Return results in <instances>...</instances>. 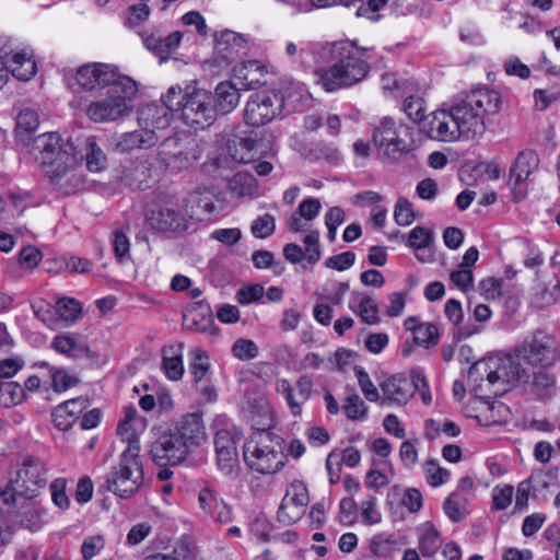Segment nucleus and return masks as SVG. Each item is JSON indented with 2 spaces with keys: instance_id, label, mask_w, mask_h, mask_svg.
<instances>
[{
  "instance_id": "10",
  "label": "nucleus",
  "mask_w": 560,
  "mask_h": 560,
  "mask_svg": "<svg viewBox=\"0 0 560 560\" xmlns=\"http://www.w3.org/2000/svg\"><path fill=\"white\" fill-rule=\"evenodd\" d=\"M196 159L195 139L187 131L167 137L158 147V163L172 171L187 168Z\"/></svg>"
},
{
  "instance_id": "51",
  "label": "nucleus",
  "mask_w": 560,
  "mask_h": 560,
  "mask_svg": "<svg viewBox=\"0 0 560 560\" xmlns=\"http://www.w3.org/2000/svg\"><path fill=\"white\" fill-rule=\"evenodd\" d=\"M57 313L63 320L73 322L81 313V305L74 299L62 298L57 302Z\"/></svg>"
},
{
  "instance_id": "12",
  "label": "nucleus",
  "mask_w": 560,
  "mask_h": 560,
  "mask_svg": "<svg viewBox=\"0 0 560 560\" xmlns=\"http://www.w3.org/2000/svg\"><path fill=\"white\" fill-rule=\"evenodd\" d=\"M73 142H63L57 132H45L34 138L32 142V154L35 161L42 166H51L57 163L75 165L73 156Z\"/></svg>"
},
{
  "instance_id": "37",
  "label": "nucleus",
  "mask_w": 560,
  "mask_h": 560,
  "mask_svg": "<svg viewBox=\"0 0 560 560\" xmlns=\"http://www.w3.org/2000/svg\"><path fill=\"white\" fill-rule=\"evenodd\" d=\"M444 312H445V315H446L447 319L450 320V323H452L455 327H457L456 330L454 331V338L456 340L466 339L470 335L476 332V330H471L466 327H459V325L462 324L463 318H464V313H463L462 304L459 301H457L455 299L448 300L445 303Z\"/></svg>"
},
{
  "instance_id": "32",
  "label": "nucleus",
  "mask_w": 560,
  "mask_h": 560,
  "mask_svg": "<svg viewBox=\"0 0 560 560\" xmlns=\"http://www.w3.org/2000/svg\"><path fill=\"white\" fill-rule=\"evenodd\" d=\"M240 90H242L241 86L237 88L231 81L220 82L213 94L217 113L229 114L234 110L240 103Z\"/></svg>"
},
{
  "instance_id": "26",
  "label": "nucleus",
  "mask_w": 560,
  "mask_h": 560,
  "mask_svg": "<svg viewBox=\"0 0 560 560\" xmlns=\"http://www.w3.org/2000/svg\"><path fill=\"white\" fill-rule=\"evenodd\" d=\"M89 406V400L84 397H77L58 405L52 413V422L62 431L70 429L79 419V416Z\"/></svg>"
},
{
  "instance_id": "35",
  "label": "nucleus",
  "mask_w": 560,
  "mask_h": 560,
  "mask_svg": "<svg viewBox=\"0 0 560 560\" xmlns=\"http://www.w3.org/2000/svg\"><path fill=\"white\" fill-rule=\"evenodd\" d=\"M419 550L423 557H432L440 547V535L435 526L430 523H423L418 528Z\"/></svg>"
},
{
  "instance_id": "56",
  "label": "nucleus",
  "mask_w": 560,
  "mask_h": 560,
  "mask_svg": "<svg viewBox=\"0 0 560 560\" xmlns=\"http://www.w3.org/2000/svg\"><path fill=\"white\" fill-rule=\"evenodd\" d=\"M185 90L179 85L171 86L165 94L162 95V104L167 108L168 113L180 112L184 102Z\"/></svg>"
},
{
  "instance_id": "44",
  "label": "nucleus",
  "mask_w": 560,
  "mask_h": 560,
  "mask_svg": "<svg viewBox=\"0 0 560 560\" xmlns=\"http://www.w3.org/2000/svg\"><path fill=\"white\" fill-rule=\"evenodd\" d=\"M24 388L16 382L0 380V406L12 407L23 401Z\"/></svg>"
},
{
  "instance_id": "3",
  "label": "nucleus",
  "mask_w": 560,
  "mask_h": 560,
  "mask_svg": "<svg viewBox=\"0 0 560 560\" xmlns=\"http://www.w3.org/2000/svg\"><path fill=\"white\" fill-rule=\"evenodd\" d=\"M505 359L514 368L512 369L514 380H520V375L524 376L526 369H548L555 365L560 359L559 343L553 336L536 331L532 338L524 340L505 354Z\"/></svg>"
},
{
  "instance_id": "16",
  "label": "nucleus",
  "mask_w": 560,
  "mask_h": 560,
  "mask_svg": "<svg viewBox=\"0 0 560 560\" xmlns=\"http://www.w3.org/2000/svg\"><path fill=\"white\" fill-rule=\"evenodd\" d=\"M226 150L233 161L249 163L261 153V141L255 131L235 130L228 138Z\"/></svg>"
},
{
  "instance_id": "8",
  "label": "nucleus",
  "mask_w": 560,
  "mask_h": 560,
  "mask_svg": "<svg viewBox=\"0 0 560 560\" xmlns=\"http://www.w3.org/2000/svg\"><path fill=\"white\" fill-rule=\"evenodd\" d=\"M10 483L25 499L35 498L48 481L46 463L38 457L26 456L8 471Z\"/></svg>"
},
{
  "instance_id": "14",
  "label": "nucleus",
  "mask_w": 560,
  "mask_h": 560,
  "mask_svg": "<svg viewBox=\"0 0 560 560\" xmlns=\"http://www.w3.org/2000/svg\"><path fill=\"white\" fill-rule=\"evenodd\" d=\"M192 450L175 432L162 434L151 446L153 460L160 466L178 465Z\"/></svg>"
},
{
  "instance_id": "5",
  "label": "nucleus",
  "mask_w": 560,
  "mask_h": 560,
  "mask_svg": "<svg viewBox=\"0 0 560 560\" xmlns=\"http://www.w3.org/2000/svg\"><path fill=\"white\" fill-rule=\"evenodd\" d=\"M143 482L144 472L140 453L132 446L122 452L119 463L106 475L102 488L121 499H128L141 489Z\"/></svg>"
},
{
  "instance_id": "29",
  "label": "nucleus",
  "mask_w": 560,
  "mask_h": 560,
  "mask_svg": "<svg viewBox=\"0 0 560 560\" xmlns=\"http://www.w3.org/2000/svg\"><path fill=\"white\" fill-rule=\"evenodd\" d=\"M189 448H194L206 439L202 418L198 413H188L179 421L174 431Z\"/></svg>"
},
{
  "instance_id": "24",
  "label": "nucleus",
  "mask_w": 560,
  "mask_h": 560,
  "mask_svg": "<svg viewBox=\"0 0 560 560\" xmlns=\"http://www.w3.org/2000/svg\"><path fill=\"white\" fill-rule=\"evenodd\" d=\"M147 221L152 229L160 232H177L186 229L184 215L175 209L160 207L147 213Z\"/></svg>"
},
{
  "instance_id": "33",
  "label": "nucleus",
  "mask_w": 560,
  "mask_h": 560,
  "mask_svg": "<svg viewBox=\"0 0 560 560\" xmlns=\"http://www.w3.org/2000/svg\"><path fill=\"white\" fill-rule=\"evenodd\" d=\"M538 162L537 154L532 150L518 153L510 170L511 177L515 179V185L525 182L538 167Z\"/></svg>"
},
{
  "instance_id": "55",
  "label": "nucleus",
  "mask_w": 560,
  "mask_h": 560,
  "mask_svg": "<svg viewBox=\"0 0 560 560\" xmlns=\"http://www.w3.org/2000/svg\"><path fill=\"white\" fill-rule=\"evenodd\" d=\"M432 241V231L422 226L413 228L408 235V245L415 249L429 247Z\"/></svg>"
},
{
  "instance_id": "63",
  "label": "nucleus",
  "mask_w": 560,
  "mask_h": 560,
  "mask_svg": "<svg viewBox=\"0 0 560 560\" xmlns=\"http://www.w3.org/2000/svg\"><path fill=\"white\" fill-rule=\"evenodd\" d=\"M318 241L319 234L317 231H311L307 235H305L303 240L306 246V253L304 254V257H306L311 264H315L320 258Z\"/></svg>"
},
{
  "instance_id": "46",
  "label": "nucleus",
  "mask_w": 560,
  "mask_h": 560,
  "mask_svg": "<svg viewBox=\"0 0 560 560\" xmlns=\"http://www.w3.org/2000/svg\"><path fill=\"white\" fill-rule=\"evenodd\" d=\"M466 498L459 492L451 493L444 501L443 510L454 522H459L465 516Z\"/></svg>"
},
{
  "instance_id": "6",
  "label": "nucleus",
  "mask_w": 560,
  "mask_h": 560,
  "mask_svg": "<svg viewBox=\"0 0 560 560\" xmlns=\"http://www.w3.org/2000/svg\"><path fill=\"white\" fill-rule=\"evenodd\" d=\"M138 93V84L129 77H122L118 84L110 88L108 96L88 106L86 115L94 122L115 121L129 115L132 101Z\"/></svg>"
},
{
  "instance_id": "28",
  "label": "nucleus",
  "mask_w": 560,
  "mask_h": 560,
  "mask_svg": "<svg viewBox=\"0 0 560 560\" xmlns=\"http://www.w3.org/2000/svg\"><path fill=\"white\" fill-rule=\"evenodd\" d=\"M200 508L207 513L212 520L226 524L232 521V513L230 508L224 503L222 499L218 497L214 490L206 487L200 490L198 495Z\"/></svg>"
},
{
  "instance_id": "4",
  "label": "nucleus",
  "mask_w": 560,
  "mask_h": 560,
  "mask_svg": "<svg viewBox=\"0 0 560 560\" xmlns=\"http://www.w3.org/2000/svg\"><path fill=\"white\" fill-rule=\"evenodd\" d=\"M513 365L505 355L474 363L467 373V384L477 395H502L514 380Z\"/></svg>"
},
{
  "instance_id": "52",
  "label": "nucleus",
  "mask_w": 560,
  "mask_h": 560,
  "mask_svg": "<svg viewBox=\"0 0 560 560\" xmlns=\"http://www.w3.org/2000/svg\"><path fill=\"white\" fill-rule=\"evenodd\" d=\"M50 372L52 388L55 392H65L79 383V378L77 376L70 375L63 369L51 368Z\"/></svg>"
},
{
  "instance_id": "50",
  "label": "nucleus",
  "mask_w": 560,
  "mask_h": 560,
  "mask_svg": "<svg viewBox=\"0 0 560 560\" xmlns=\"http://www.w3.org/2000/svg\"><path fill=\"white\" fill-rule=\"evenodd\" d=\"M258 352L257 345L250 339L240 338L232 347L233 355L242 361L255 359Z\"/></svg>"
},
{
  "instance_id": "7",
  "label": "nucleus",
  "mask_w": 560,
  "mask_h": 560,
  "mask_svg": "<svg viewBox=\"0 0 560 560\" xmlns=\"http://www.w3.org/2000/svg\"><path fill=\"white\" fill-rule=\"evenodd\" d=\"M244 460L248 467L260 474H275L284 466L285 455L279 439L261 431L244 445Z\"/></svg>"
},
{
  "instance_id": "1",
  "label": "nucleus",
  "mask_w": 560,
  "mask_h": 560,
  "mask_svg": "<svg viewBox=\"0 0 560 560\" xmlns=\"http://www.w3.org/2000/svg\"><path fill=\"white\" fill-rule=\"evenodd\" d=\"M501 96L489 89H476L454 98L448 108L433 112L424 125L428 136L438 141L472 140L483 135L485 118L500 110Z\"/></svg>"
},
{
  "instance_id": "61",
  "label": "nucleus",
  "mask_w": 560,
  "mask_h": 560,
  "mask_svg": "<svg viewBox=\"0 0 560 560\" xmlns=\"http://www.w3.org/2000/svg\"><path fill=\"white\" fill-rule=\"evenodd\" d=\"M264 295V287L260 284L246 285L238 289L236 300L240 304L247 305L259 301Z\"/></svg>"
},
{
  "instance_id": "38",
  "label": "nucleus",
  "mask_w": 560,
  "mask_h": 560,
  "mask_svg": "<svg viewBox=\"0 0 560 560\" xmlns=\"http://www.w3.org/2000/svg\"><path fill=\"white\" fill-rule=\"evenodd\" d=\"M411 322H415V318H408L405 322V326L407 329H413V339L417 345L425 348L436 345L439 332L435 325L431 323H422L415 327H410L409 324Z\"/></svg>"
},
{
  "instance_id": "53",
  "label": "nucleus",
  "mask_w": 560,
  "mask_h": 560,
  "mask_svg": "<svg viewBox=\"0 0 560 560\" xmlns=\"http://www.w3.org/2000/svg\"><path fill=\"white\" fill-rule=\"evenodd\" d=\"M355 376L364 397L372 402L380 401L381 397L377 388L372 383L369 374L362 368H355Z\"/></svg>"
},
{
  "instance_id": "27",
  "label": "nucleus",
  "mask_w": 560,
  "mask_h": 560,
  "mask_svg": "<svg viewBox=\"0 0 560 560\" xmlns=\"http://www.w3.org/2000/svg\"><path fill=\"white\" fill-rule=\"evenodd\" d=\"M172 114L165 106L158 103H148L138 110V124L144 131L165 129L170 126Z\"/></svg>"
},
{
  "instance_id": "64",
  "label": "nucleus",
  "mask_w": 560,
  "mask_h": 560,
  "mask_svg": "<svg viewBox=\"0 0 560 560\" xmlns=\"http://www.w3.org/2000/svg\"><path fill=\"white\" fill-rule=\"evenodd\" d=\"M105 546L104 538L100 535L91 536L84 539L81 546V553L85 560L95 557Z\"/></svg>"
},
{
  "instance_id": "34",
  "label": "nucleus",
  "mask_w": 560,
  "mask_h": 560,
  "mask_svg": "<svg viewBox=\"0 0 560 560\" xmlns=\"http://www.w3.org/2000/svg\"><path fill=\"white\" fill-rule=\"evenodd\" d=\"M183 348V343H178L164 350L163 369L172 381L180 380L184 374Z\"/></svg>"
},
{
  "instance_id": "39",
  "label": "nucleus",
  "mask_w": 560,
  "mask_h": 560,
  "mask_svg": "<svg viewBox=\"0 0 560 560\" xmlns=\"http://www.w3.org/2000/svg\"><path fill=\"white\" fill-rule=\"evenodd\" d=\"M38 124V114L34 109H22L18 115L15 129L16 137L20 139V141L28 140L30 133L37 129Z\"/></svg>"
},
{
  "instance_id": "41",
  "label": "nucleus",
  "mask_w": 560,
  "mask_h": 560,
  "mask_svg": "<svg viewBox=\"0 0 560 560\" xmlns=\"http://www.w3.org/2000/svg\"><path fill=\"white\" fill-rule=\"evenodd\" d=\"M343 412L349 420H362L366 417L368 407L354 389L347 388V396L342 406Z\"/></svg>"
},
{
  "instance_id": "58",
  "label": "nucleus",
  "mask_w": 560,
  "mask_h": 560,
  "mask_svg": "<svg viewBox=\"0 0 560 560\" xmlns=\"http://www.w3.org/2000/svg\"><path fill=\"white\" fill-rule=\"evenodd\" d=\"M395 547V539L392 535L380 534L376 535L371 541V551L377 557L389 556Z\"/></svg>"
},
{
  "instance_id": "31",
  "label": "nucleus",
  "mask_w": 560,
  "mask_h": 560,
  "mask_svg": "<svg viewBox=\"0 0 560 560\" xmlns=\"http://www.w3.org/2000/svg\"><path fill=\"white\" fill-rule=\"evenodd\" d=\"M158 137L153 130H140L126 132L120 136L116 143L117 151L121 153L130 152L135 149H148L154 145Z\"/></svg>"
},
{
  "instance_id": "15",
  "label": "nucleus",
  "mask_w": 560,
  "mask_h": 560,
  "mask_svg": "<svg viewBox=\"0 0 560 560\" xmlns=\"http://www.w3.org/2000/svg\"><path fill=\"white\" fill-rule=\"evenodd\" d=\"M122 77L117 72L115 66L88 63L77 70L75 80L82 89L92 91L105 86L114 88Z\"/></svg>"
},
{
  "instance_id": "60",
  "label": "nucleus",
  "mask_w": 560,
  "mask_h": 560,
  "mask_svg": "<svg viewBox=\"0 0 560 560\" xmlns=\"http://www.w3.org/2000/svg\"><path fill=\"white\" fill-rule=\"evenodd\" d=\"M66 479L58 478L50 483L51 498L54 503L65 510L69 508L70 501L66 493Z\"/></svg>"
},
{
  "instance_id": "49",
  "label": "nucleus",
  "mask_w": 560,
  "mask_h": 560,
  "mask_svg": "<svg viewBox=\"0 0 560 560\" xmlns=\"http://www.w3.org/2000/svg\"><path fill=\"white\" fill-rule=\"evenodd\" d=\"M404 110L415 122L425 120L423 126L428 122V118L430 117H424V101L421 97L408 96L404 102Z\"/></svg>"
},
{
  "instance_id": "2",
  "label": "nucleus",
  "mask_w": 560,
  "mask_h": 560,
  "mask_svg": "<svg viewBox=\"0 0 560 560\" xmlns=\"http://www.w3.org/2000/svg\"><path fill=\"white\" fill-rule=\"evenodd\" d=\"M329 56L331 65L315 72L317 83L326 92L351 88L363 81L370 72L368 50L353 42H335Z\"/></svg>"
},
{
  "instance_id": "25",
  "label": "nucleus",
  "mask_w": 560,
  "mask_h": 560,
  "mask_svg": "<svg viewBox=\"0 0 560 560\" xmlns=\"http://www.w3.org/2000/svg\"><path fill=\"white\" fill-rule=\"evenodd\" d=\"M218 465L224 475H234L238 466L236 444L225 431L218 432L214 439Z\"/></svg>"
},
{
  "instance_id": "30",
  "label": "nucleus",
  "mask_w": 560,
  "mask_h": 560,
  "mask_svg": "<svg viewBox=\"0 0 560 560\" xmlns=\"http://www.w3.org/2000/svg\"><path fill=\"white\" fill-rule=\"evenodd\" d=\"M234 79L240 82L241 89L253 90L262 84L267 73L266 67L256 60H248L234 68Z\"/></svg>"
},
{
  "instance_id": "40",
  "label": "nucleus",
  "mask_w": 560,
  "mask_h": 560,
  "mask_svg": "<svg viewBox=\"0 0 560 560\" xmlns=\"http://www.w3.org/2000/svg\"><path fill=\"white\" fill-rule=\"evenodd\" d=\"M481 417L488 424H503L511 418L510 408L502 401H486Z\"/></svg>"
},
{
  "instance_id": "11",
  "label": "nucleus",
  "mask_w": 560,
  "mask_h": 560,
  "mask_svg": "<svg viewBox=\"0 0 560 560\" xmlns=\"http://www.w3.org/2000/svg\"><path fill=\"white\" fill-rule=\"evenodd\" d=\"M372 139L377 150L392 160H397L410 149L409 128L388 117L374 128Z\"/></svg>"
},
{
  "instance_id": "13",
  "label": "nucleus",
  "mask_w": 560,
  "mask_h": 560,
  "mask_svg": "<svg viewBox=\"0 0 560 560\" xmlns=\"http://www.w3.org/2000/svg\"><path fill=\"white\" fill-rule=\"evenodd\" d=\"M284 106L280 91H262L253 94L246 102L244 120L253 127L265 126L278 118Z\"/></svg>"
},
{
  "instance_id": "42",
  "label": "nucleus",
  "mask_w": 560,
  "mask_h": 560,
  "mask_svg": "<svg viewBox=\"0 0 560 560\" xmlns=\"http://www.w3.org/2000/svg\"><path fill=\"white\" fill-rule=\"evenodd\" d=\"M209 369L210 363L208 355L202 350H194L189 370L196 385L210 383Z\"/></svg>"
},
{
  "instance_id": "36",
  "label": "nucleus",
  "mask_w": 560,
  "mask_h": 560,
  "mask_svg": "<svg viewBox=\"0 0 560 560\" xmlns=\"http://www.w3.org/2000/svg\"><path fill=\"white\" fill-rule=\"evenodd\" d=\"M54 349L62 354H67L72 358H80L82 355L92 358L93 352L86 345H78L75 340L68 335H58L52 341Z\"/></svg>"
},
{
  "instance_id": "21",
  "label": "nucleus",
  "mask_w": 560,
  "mask_h": 560,
  "mask_svg": "<svg viewBox=\"0 0 560 560\" xmlns=\"http://www.w3.org/2000/svg\"><path fill=\"white\" fill-rule=\"evenodd\" d=\"M125 418L119 422L117 432L124 442L127 443L126 448L132 446L140 453L139 434L147 429V420L138 415L135 406H128L124 410Z\"/></svg>"
},
{
  "instance_id": "47",
  "label": "nucleus",
  "mask_w": 560,
  "mask_h": 560,
  "mask_svg": "<svg viewBox=\"0 0 560 560\" xmlns=\"http://www.w3.org/2000/svg\"><path fill=\"white\" fill-rule=\"evenodd\" d=\"M283 499L305 510L308 503V493L305 485L299 480L291 482L287 488Z\"/></svg>"
},
{
  "instance_id": "22",
  "label": "nucleus",
  "mask_w": 560,
  "mask_h": 560,
  "mask_svg": "<svg viewBox=\"0 0 560 560\" xmlns=\"http://www.w3.org/2000/svg\"><path fill=\"white\" fill-rule=\"evenodd\" d=\"M78 166L57 163V166L47 172L50 183L67 195L80 190L84 185V177L78 172Z\"/></svg>"
},
{
  "instance_id": "19",
  "label": "nucleus",
  "mask_w": 560,
  "mask_h": 560,
  "mask_svg": "<svg viewBox=\"0 0 560 560\" xmlns=\"http://www.w3.org/2000/svg\"><path fill=\"white\" fill-rule=\"evenodd\" d=\"M382 406H402L415 395V385L402 375H394L381 384Z\"/></svg>"
},
{
  "instance_id": "54",
  "label": "nucleus",
  "mask_w": 560,
  "mask_h": 560,
  "mask_svg": "<svg viewBox=\"0 0 560 560\" xmlns=\"http://www.w3.org/2000/svg\"><path fill=\"white\" fill-rule=\"evenodd\" d=\"M394 218L396 223L400 226H408L413 222L415 214L412 205L408 199L404 197L398 198L394 210Z\"/></svg>"
},
{
  "instance_id": "48",
  "label": "nucleus",
  "mask_w": 560,
  "mask_h": 560,
  "mask_svg": "<svg viewBox=\"0 0 560 560\" xmlns=\"http://www.w3.org/2000/svg\"><path fill=\"white\" fill-rule=\"evenodd\" d=\"M276 230L275 217L266 213L258 217L250 226L253 235L257 238H266L271 236Z\"/></svg>"
},
{
  "instance_id": "9",
  "label": "nucleus",
  "mask_w": 560,
  "mask_h": 560,
  "mask_svg": "<svg viewBox=\"0 0 560 560\" xmlns=\"http://www.w3.org/2000/svg\"><path fill=\"white\" fill-rule=\"evenodd\" d=\"M179 112L184 125L203 130L217 120V106L211 92L203 89H186Z\"/></svg>"
},
{
  "instance_id": "45",
  "label": "nucleus",
  "mask_w": 560,
  "mask_h": 560,
  "mask_svg": "<svg viewBox=\"0 0 560 560\" xmlns=\"http://www.w3.org/2000/svg\"><path fill=\"white\" fill-rule=\"evenodd\" d=\"M354 296L359 300L358 305V315L361 317L362 322H364L368 325H374L380 322L378 317V307L375 303V301L362 293H354Z\"/></svg>"
},
{
  "instance_id": "62",
  "label": "nucleus",
  "mask_w": 560,
  "mask_h": 560,
  "mask_svg": "<svg viewBox=\"0 0 560 560\" xmlns=\"http://www.w3.org/2000/svg\"><path fill=\"white\" fill-rule=\"evenodd\" d=\"M355 260V255L353 252H343L341 254L329 257L325 261V266L327 268L336 269L338 271H343L353 266Z\"/></svg>"
},
{
  "instance_id": "18",
  "label": "nucleus",
  "mask_w": 560,
  "mask_h": 560,
  "mask_svg": "<svg viewBox=\"0 0 560 560\" xmlns=\"http://www.w3.org/2000/svg\"><path fill=\"white\" fill-rule=\"evenodd\" d=\"M10 73L21 81H28L36 73V63L24 52L0 57V89L8 82Z\"/></svg>"
},
{
  "instance_id": "59",
  "label": "nucleus",
  "mask_w": 560,
  "mask_h": 560,
  "mask_svg": "<svg viewBox=\"0 0 560 560\" xmlns=\"http://www.w3.org/2000/svg\"><path fill=\"white\" fill-rule=\"evenodd\" d=\"M145 560H195V552L182 542L174 548L172 555L156 553L147 557Z\"/></svg>"
},
{
  "instance_id": "20",
  "label": "nucleus",
  "mask_w": 560,
  "mask_h": 560,
  "mask_svg": "<svg viewBox=\"0 0 560 560\" xmlns=\"http://www.w3.org/2000/svg\"><path fill=\"white\" fill-rule=\"evenodd\" d=\"M72 153L75 156V165L85 161L86 167L91 172H101L106 166L107 158L94 136L85 137L77 145L73 143Z\"/></svg>"
},
{
  "instance_id": "23",
  "label": "nucleus",
  "mask_w": 560,
  "mask_h": 560,
  "mask_svg": "<svg viewBox=\"0 0 560 560\" xmlns=\"http://www.w3.org/2000/svg\"><path fill=\"white\" fill-rule=\"evenodd\" d=\"M555 375L549 373L547 369L539 368L537 371L526 369L524 377L520 375V380H512L510 382V389L513 387H524L536 395L544 396L555 386Z\"/></svg>"
},
{
  "instance_id": "17",
  "label": "nucleus",
  "mask_w": 560,
  "mask_h": 560,
  "mask_svg": "<svg viewBox=\"0 0 560 560\" xmlns=\"http://www.w3.org/2000/svg\"><path fill=\"white\" fill-rule=\"evenodd\" d=\"M246 52V40L237 33L225 30L214 40V62L228 67Z\"/></svg>"
},
{
  "instance_id": "57",
  "label": "nucleus",
  "mask_w": 560,
  "mask_h": 560,
  "mask_svg": "<svg viewBox=\"0 0 560 560\" xmlns=\"http://www.w3.org/2000/svg\"><path fill=\"white\" fill-rule=\"evenodd\" d=\"M304 512V509L282 499L278 511V520L285 525H291L298 522L303 516Z\"/></svg>"
},
{
  "instance_id": "43",
  "label": "nucleus",
  "mask_w": 560,
  "mask_h": 560,
  "mask_svg": "<svg viewBox=\"0 0 560 560\" xmlns=\"http://www.w3.org/2000/svg\"><path fill=\"white\" fill-rule=\"evenodd\" d=\"M229 188L235 197L252 196L257 188L256 179L248 173H237L230 179Z\"/></svg>"
}]
</instances>
